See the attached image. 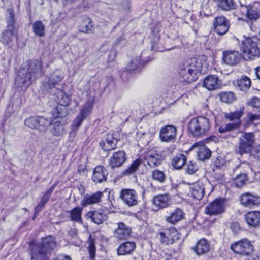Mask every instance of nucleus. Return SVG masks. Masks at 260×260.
Returning <instances> with one entry per match:
<instances>
[{
	"label": "nucleus",
	"instance_id": "nucleus-1",
	"mask_svg": "<svg viewBox=\"0 0 260 260\" xmlns=\"http://www.w3.org/2000/svg\"><path fill=\"white\" fill-rule=\"evenodd\" d=\"M42 63L38 60L26 61L22 65L15 78V86L19 91L25 90L41 74Z\"/></svg>",
	"mask_w": 260,
	"mask_h": 260
},
{
	"label": "nucleus",
	"instance_id": "nucleus-2",
	"mask_svg": "<svg viewBox=\"0 0 260 260\" xmlns=\"http://www.w3.org/2000/svg\"><path fill=\"white\" fill-rule=\"evenodd\" d=\"M56 247L55 238L48 236L42 239V242L35 244L31 242L29 245V250L31 260H48L50 256V251Z\"/></svg>",
	"mask_w": 260,
	"mask_h": 260
},
{
	"label": "nucleus",
	"instance_id": "nucleus-3",
	"mask_svg": "<svg viewBox=\"0 0 260 260\" xmlns=\"http://www.w3.org/2000/svg\"><path fill=\"white\" fill-rule=\"evenodd\" d=\"M188 129L194 137H202L209 129V120L203 116L193 118L189 121Z\"/></svg>",
	"mask_w": 260,
	"mask_h": 260
},
{
	"label": "nucleus",
	"instance_id": "nucleus-4",
	"mask_svg": "<svg viewBox=\"0 0 260 260\" xmlns=\"http://www.w3.org/2000/svg\"><path fill=\"white\" fill-rule=\"evenodd\" d=\"M241 49L243 57L246 59H254L260 56V49L256 43L250 38H246L242 41Z\"/></svg>",
	"mask_w": 260,
	"mask_h": 260
},
{
	"label": "nucleus",
	"instance_id": "nucleus-5",
	"mask_svg": "<svg viewBox=\"0 0 260 260\" xmlns=\"http://www.w3.org/2000/svg\"><path fill=\"white\" fill-rule=\"evenodd\" d=\"M7 29L3 32L2 41L6 44L11 42L16 35L17 29L15 25L14 14L12 9H8L6 14Z\"/></svg>",
	"mask_w": 260,
	"mask_h": 260
},
{
	"label": "nucleus",
	"instance_id": "nucleus-6",
	"mask_svg": "<svg viewBox=\"0 0 260 260\" xmlns=\"http://www.w3.org/2000/svg\"><path fill=\"white\" fill-rule=\"evenodd\" d=\"M254 135L252 133H245L240 138L238 148L235 151L241 155L249 153L253 147Z\"/></svg>",
	"mask_w": 260,
	"mask_h": 260
},
{
	"label": "nucleus",
	"instance_id": "nucleus-7",
	"mask_svg": "<svg viewBox=\"0 0 260 260\" xmlns=\"http://www.w3.org/2000/svg\"><path fill=\"white\" fill-rule=\"evenodd\" d=\"M160 242L165 245L173 244L180 238V234L175 228L163 229L159 231Z\"/></svg>",
	"mask_w": 260,
	"mask_h": 260
},
{
	"label": "nucleus",
	"instance_id": "nucleus-8",
	"mask_svg": "<svg viewBox=\"0 0 260 260\" xmlns=\"http://www.w3.org/2000/svg\"><path fill=\"white\" fill-rule=\"evenodd\" d=\"M231 249L235 253L244 256L252 253L253 246L249 240L243 239L231 244Z\"/></svg>",
	"mask_w": 260,
	"mask_h": 260
},
{
	"label": "nucleus",
	"instance_id": "nucleus-9",
	"mask_svg": "<svg viewBox=\"0 0 260 260\" xmlns=\"http://www.w3.org/2000/svg\"><path fill=\"white\" fill-rule=\"evenodd\" d=\"M224 201L222 199H216L206 206L205 212L210 215H217L224 212Z\"/></svg>",
	"mask_w": 260,
	"mask_h": 260
},
{
	"label": "nucleus",
	"instance_id": "nucleus-10",
	"mask_svg": "<svg viewBox=\"0 0 260 260\" xmlns=\"http://www.w3.org/2000/svg\"><path fill=\"white\" fill-rule=\"evenodd\" d=\"M229 21L223 16H219L214 18L213 21V30L219 35H223L229 30Z\"/></svg>",
	"mask_w": 260,
	"mask_h": 260
},
{
	"label": "nucleus",
	"instance_id": "nucleus-11",
	"mask_svg": "<svg viewBox=\"0 0 260 260\" xmlns=\"http://www.w3.org/2000/svg\"><path fill=\"white\" fill-rule=\"evenodd\" d=\"M120 196L124 204L129 207L134 206L138 204V196L134 189H122Z\"/></svg>",
	"mask_w": 260,
	"mask_h": 260
},
{
	"label": "nucleus",
	"instance_id": "nucleus-12",
	"mask_svg": "<svg viewBox=\"0 0 260 260\" xmlns=\"http://www.w3.org/2000/svg\"><path fill=\"white\" fill-rule=\"evenodd\" d=\"M241 115H225L226 118L233 122L225 125H219L218 127V132L220 133H224L237 129L241 123Z\"/></svg>",
	"mask_w": 260,
	"mask_h": 260
},
{
	"label": "nucleus",
	"instance_id": "nucleus-13",
	"mask_svg": "<svg viewBox=\"0 0 260 260\" xmlns=\"http://www.w3.org/2000/svg\"><path fill=\"white\" fill-rule=\"evenodd\" d=\"M178 72L182 82L191 83L196 81L199 77L194 72H192L190 69L183 63L180 64Z\"/></svg>",
	"mask_w": 260,
	"mask_h": 260
},
{
	"label": "nucleus",
	"instance_id": "nucleus-14",
	"mask_svg": "<svg viewBox=\"0 0 260 260\" xmlns=\"http://www.w3.org/2000/svg\"><path fill=\"white\" fill-rule=\"evenodd\" d=\"M67 120L66 116H59L58 115L52 119L50 125L53 126L51 130L53 135L57 137L63 133V125L67 123Z\"/></svg>",
	"mask_w": 260,
	"mask_h": 260
},
{
	"label": "nucleus",
	"instance_id": "nucleus-15",
	"mask_svg": "<svg viewBox=\"0 0 260 260\" xmlns=\"http://www.w3.org/2000/svg\"><path fill=\"white\" fill-rule=\"evenodd\" d=\"M240 201L243 206L250 208L260 205V197L250 192H246L240 197Z\"/></svg>",
	"mask_w": 260,
	"mask_h": 260
},
{
	"label": "nucleus",
	"instance_id": "nucleus-16",
	"mask_svg": "<svg viewBox=\"0 0 260 260\" xmlns=\"http://www.w3.org/2000/svg\"><path fill=\"white\" fill-rule=\"evenodd\" d=\"M64 77V72L57 70L48 78L47 81L43 83V86L46 89H51L60 82Z\"/></svg>",
	"mask_w": 260,
	"mask_h": 260
},
{
	"label": "nucleus",
	"instance_id": "nucleus-17",
	"mask_svg": "<svg viewBox=\"0 0 260 260\" xmlns=\"http://www.w3.org/2000/svg\"><path fill=\"white\" fill-rule=\"evenodd\" d=\"M176 129L171 125L163 127L160 132L159 137L163 142H169L175 139Z\"/></svg>",
	"mask_w": 260,
	"mask_h": 260
},
{
	"label": "nucleus",
	"instance_id": "nucleus-18",
	"mask_svg": "<svg viewBox=\"0 0 260 260\" xmlns=\"http://www.w3.org/2000/svg\"><path fill=\"white\" fill-rule=\"evenodd\" d=\"M126 153L119 150L113 153L110 159L109 165L112 169L121 167L126 160Z\"/></svg>",
	"mask_w": 260,
	"mask_h": 260
},
{
	"label": "nucleus",
	"instance_id": "nucleus-19",
	"mask_svg": "<svg viewBox=\"0 0 260 260\" xmlns=\"http://www.w3.org/2000/svg\"><path fill=\"white\" fill-rule=\"evenodd\" d=\"M221 81L218 76L211 75L207 76L204 80L203 85L209 90H216L220 88Z\"/></svg>",
	"mask_w": 260,
	"mask_h": 260
},
{
	"label": "nucleus",
	"instance_id": "nucleus-20",
	"mask_svg": "<svg viewBox=\"0 0 260 260\" xmlns=\"http://www.w3.org/2000/svg\"><path fill=\"white\" fill-rule=\"evenodd\" d=\"M118 139L115 138L113 134H108L106 137L102 140L100 145L104 151H111L117 147Z\"/></svg>",
	"mask_w": 260,
	"mask_h": 260
},
{
	"label": "nucleus",
	"instance_id": "nucleus-21",
	"mask_svg": "<svg viewBox=\"0 0 260 260\" xmlns=\"http://www.w3.org/2000/svg\"><path fill=\"white\" fill-rule=\"evenodd\" d=\"M103 197V192L102 191H97L91 194H87L84 196L81 205L83 207H86L90 205L98 204L101 202Z\"/></svg>",
	"mask_w": 260,
	"mask_h": 260
},
{
	"label": "nucleus",
	"instance_id": "nucleus-22",
	"mask_svg": "<svg viewBox=\"0 0 260 260\" xmlns=\"http://www.w3.org/2000/svg\"><path fill=\"white\" fill-rule=\"evenodd\" d=\"M131 229L123 222L117 223V228L114 232V236L119 240H124L130 236Z\"/></svg>",
	"mask_w": 260,
	"mask_h": 260
},
{
	"label": "nucleus",
	"instance_id": "nucleus-23",
	"mask_svg": "<svg viewBox=\"0 0 260 260\" xmlns=\"http://www.w3.org/2000/svg\"><path fill=\"white\" fill-rule=\"evenodd\" d=\"M108 175L107 170L103 166H96L93 171L92 180L95 183L106 181Z\"/></svg>",
	"mask_w": 260,
	"mask_h": 260
},
{
	"label": "nucleus",
	"instance_id": "nucleus-24",
	"mask_svg": "<svg viewBox=\"0 0 260 260\" xmlns=\"http://www.w3.org/2000/svg\"><path fill=\"white\" fill-rule=\"evenodd\" d=\"M190 193L191 196L198 200H201L205 193V187L203 184L200 182H197L190 185L189 187Z\"/></svg>",
	"mask_w": 260,
	"mask_h": 260
},
{
	"label": "nucleus",
	"instance_id": "nucleus-25",
	"mask_svg": "<svg viewBox=\"0 0 260 260\" xmlns=\"http://www.w3.org/2000/svg\"><path fill=\"white\" fill-rule=\"evenodd\" d=\"M183 63L190 69L192 72H194L198 76L201 74L202 63L200 59L195 57L188 58L184 61Z\"/></svg>",
	"mask_w": 260,
	"mask_h": 260
},
{
	"label": "nucleus",
	"instance_id": "nucleus-26",
	"mask_svg": "<svg viewBox=\"0 0 260 260\" xmlns=\"http://www.w3.org/2000/svg\"><path fill=\"white\" fill-rule=\"evenodd\" d=\"M171 200V197L168 193L160 194L154 197L153 204L158 209H162L167 207L169 205Z\"/></svg>",
	"mask_w": 260,
	"mask_h": 260
},
{
	"label": "nucleus",
	"instance_id": "nucleus-27",
	"mask_svg": "<svg viewBox=\"0 0 260 260\" xmlns=\"http://www.w3.org/2000/svg\"><path fill=\"white\" fill-rule=\"evenodd\" d=\"M240 54L236 51H225L223 53V61L229 65H235L239 60Z\"/></svg>",
	"mask_w": 260,
	"mask_h": 260
},
{
	"label": "nucleus",
	"instance_id": "nucleus-28",
	"mask_svg": "<svg viewBox=\"0 0 260 260\" xmlns=\"http://www.w3.org/2000/svg\"><path fill=\"white\" fill-rule=\"evenodd\" d=\"M245 219L249 226L254 228L260 226V212L251 211L245 215Z\"/></svg>",
	"mask_w": 260,
	"mask_h": 260
},
{
	"label": "nucleus",
	"instance_id": "nucleus-29",
	"mask_svg": "<svg viewBox=\"0 0 260 260\" xmlns=\"http://www.w3.org/2000/svg\"><path fill=\"white\" fill-rule=\"evenodd\" d=\"M184 213L182 209L176 208L174 211L171 212L169 215L166 217V221L172 224L178 222L184 218Z\"/></svg>",
	"mask_w": 260,
	"mask_h": 260
},
{
	"label": "nucleus",
	"instance_id": "nucleus-30",
	"mask_svg": "<svg viewBox=\"0 0 260 260\" xmlns=\"http://www.w3.org/2000/svg\"><path fill=\"white\" fill-rule=\"evenodd\" d=\"M87 216L97 224L102 223L107 218V215L103 211H91L87 213Z\"/></svg>",
	"mask_w": 260,
	"mask_h": 260
},
{
	"label": "nucleus",
	"instance_id": "nucleus-31",
	"mask_svg": "<svg viewBox=\"0 0 260 260\" xmlns=\"http://www.w3.org/2000/svg\"><path fill=\"white\" fill-rule=\"evenodd\" d=\"M136 244L133 242H126L121 244L117 249L119 255L131 254L135 249Z\"/></svg>",
	"mask_w": 260,
	"mask_h": 260
},
{
	"label": "nucleus",
	"instance_id": "nucleus-32",
	"mask_svg": "<svg viewBox=\"0 0 260 260\" xmlns=\"http://www.w3.org/2000/svg\"><path fill=\"white\" fill-rule=\"evenodd\" d=\"M160 156L157 154H147L144 159V164H147L151 168H155L161 164Z\"/></svg>",
	"mask_w": 260,
	"mask_h": 260
},
{
	"label": "nucleus",
	"instance_id": "nucleus-33",
	"mask_svg": "<svg viewBox=\"0 0 260 260\" xmlns=\"http://www.w3.org/2000/svg\"><path fill=\"white\" fill-rule=\"evenodd\" d=\"M194 250L198 255H201L206 253L210 250V244L204 238L198 241Z\"/></svg>",
	"mask_w": 260,
	"mask_h": 260
},
{
	"label": "nucleus",
	"instance_id": "nucleus-34",
	"mask_svg": "<svg viewBox=\"0 0 260 260\" xmlns=\"http://www.w3.org/2000/svg\"><path fill=\"white\" fill-rule=\"evenodd\" d=\"M83 209L81 207H76L73 209L67 212L70 214V220L73 222H82V213Z\"/></svg>",
	"mask_w": 260,
	"mask_h": 260
},
{
	"label": "nucleus",
	"instance_id": "nucleus-35",
	"mask_svg": "<svg viewBox=\"0 0 260 260\" xmlns=\"http://www.w3.org/2000/svg\"><path fill=\"white\" fill-rule=\"evenodd\" d=\"M236 83L239 89L243 91L248 90L251 87V80L245 75H243L237 79Z\"/></svg>",
	"mask_w": 260,
	"mask_h": 260
},
{
	"label": "nucleus",
	"instance_id": "nucleus-36",
	"mask_svg": "<svg viewBox=\"0 0 260 260\" xmlns=\"http://www.w3.org/2000/svg\"><path fill=\"white\" fill-rule=\"evenodd\" d=\"M85 118V115H78L76 118L74 119L71 126L70 135H75L76 134L77 131Z\"/></svg>",
	"mask_w": 260,
	"mask_h": 260
},
{
	"label": "nucleus",
	"instance_id": "nucleus-37",
	"mask_svg": "<svg viewBox=\"0 0 260 260\" xmlns=\"http://www.w3.org/2000/svg\"><path fill=\"white\" fill-rule=\"evenodd\" d=\"M186 162V157L182 154H177L172 160V165L176 169H180Z\"/></svg>",
	"mask_w": 260,
	"mask_h": 260
},
{
	"label": "nucleus",
	"instance_id": "nucleus-38",
	"mask_svg": "<svg viewBox=\"0 0 260 260\" xmlns=\"http://www.w3.org/2000/svg\"><path fill=\"white\" fill-rule=\"evenodd\" d=\"M241 11L245 13L246 17L250 20H255L258 17V13L254 8L249 6L242 7Z\"/></svg>",
	"mask_w": 260,
	"mask_h": 260
},
{
	"label": "nucleus",
	"instance_id": "nucleus-39",
	"mask_svg": "<svg viewBox=\"0 0 260 260\" xmlns=\"http://www.w3.org/2000/svg\"><path fill=\"white\" fill-rule=\"evenodd\" d=\"M57 102L60 106L66 107L70 102V98L63 90H59L57 93Z\"/></svg>",
	"mask_w": 260,
	"mask_h": 260
},
{
	"label": "nucleus",
	"instance_id": "nucleus-40",
	"mask_svg": "<svg viewBox=\"0 0 260 260\" xmlns=\"http://www.w3.org/2000/svg\"><path fill=\"white\" fill-rule=\"evenodd\" d=\"M145 64V61H142L140 57H137L126 67V70L131 72L138 70Z\"/></svg>",
	"mask_w": 260,
	"mask_h": 260
},
{
	"label": "nucleus",
	"instance_id": "nucleus-41",
	"mask_svg": "<svg viewBox=\"0 0 260 260\" xmlns=\"http://www.w3.org/2000/svg\"><path fill=\"white\" fill-rule=\"evenodd\" d=\"M211 156V151L205 146L200 147L197 151V157L200 160L205 161L209 159Z\"/></svg>",
	"mask_w": 260,
	"mask_h": 260
},
{
	"label": "nucleus",
	"instance_id": "nucleus-42",
	"mask_svg": "<svg viewBox=\"0 0 260 260\" xmlns=\"http://www.w3.org/2000/svg\"><path fill=\"white\" fill-rule=\"evenodd\" d=\"M34 34L38 37H44L45 35V25L41 21H36L32 25Z\"/></svg>",
	"mask_w": 260,
	"mask_h": 260
},
{
	"label": "nucleus",
	"instance_id": "nucleus-43",
	"mask_svg": "<svg viewBox=\"0 0 260 260\" xmlns=\"http://www.w3.org/2000/svg\"><path fill=\"white\" fill-rule=\"evenodd\" d=\"M247 181V175L244 173L240 174L234 180L233 185L236 188H240L245 185Z\"/></svg>",
	"mask_w": 260,
	"mask_h": 260
},
{
	"label": "nucleus",
	"instance_id": "nucleus-44",
	"mask_svg": "<svg viewBox=\"0 0 260 260\" xmlns=\"http://www.w3.org/2000/svg\"><path fill=\"white\" fill-rule=\"evenodd\" d=\"M87 243L88 244V251L90 258L91 260H93L95 256L96 247L95 246V240L92 238L91 235L89 236Z\"/></svg>",
	"mask_w": 260,
	"mask_h": 260
},
{
	"label": "nucleus",
	"instance_id": "nucleus-45",
	"mask_svg": "<svg viewBox=\"0 0 260 260\" xmlns=\"http://www.w3.org/2000/svg\"><path fill=\"white\" fill-rule=\"evenodd\" d=\"M217 6L223 10L230 11L234 9L235 3L233 0H218Z\"/></svg>",
	"mask_w": 260,
	"mask_h": 260
},
{
	"label": "nucleus",
	"instance_id": "nucleus-46",
	"mask_svg": "<svg viewBox=\"0 0 260 260\" xmlns=\"http://www.w3.org/2000/svg\"><path fill=\"white\" fill-rule=\"evenodd\" d=\"M219 97L222 102L226 103H231L236 99L235 94L231 91L221 92L219 94Z\"/></svg>",
	"mask_w": 260,
	"mask_h": 260
},
{
	"label": "nucleus",
	"instance_id": "nucleus-47",
	"mask_svg": "<svg viewBox=\"0 0 260 260\" xmlns=\"http://www.w3.org/2000/svg\"><path fill=\"white\" fill-rule=\"evenodd\" d=\"M39 116H31L25 120V124L31 129H37L38 127Z\"/></svg>",
	"mask_w": 260,
	"mask_h": 260
},
{
	"label": "nucleus",
	"instance_id": "nucleus-48",
	"mask_svg": "<svg viewBox=\"0 0 260 260\" xmlns=\"http://www.w3.org/2000/svg\"><path fill=\"white\" fill-rule=\"evenodd\" d=\"M141 164L142 161L140 159H136L128 168L125 170L123 172V175H128L134 173Z\"/></svg>",
	"mask_w": 260,
	"mask_h": 260
},
{
	"label": "nucleus",
	"instance_id": "nucleus-49",
	"mask_svg": "<svg viewBox=\"0 0 260 260\" xmlns=\"http://www.w3.org/2000/svg\"><path fill=\"white\" fill-rule=\"evenodd\" d=\"M39 120H38V127L37 129L40 132H45L46 131V127L49 125H50L52 121V119L50 120L45 118L43 116H39Z\"/></svg>",
	"mask_w": 260,
	"mask_h": 260
},
{
	"label": "nucleus",
	"instance_id": "nucleus-50",
	"mask_svg": "<svg viewBox=\"0 0 260 260\" xmlns=\"http://www.w3.org/2000/svg\"><path fill=\"white\" fill-rule=\"evenodd\" d=\"M152 178L159 182L163 183L166 180V175L164 172L159 170H154L152 172Z\"/></svg>",
	"mask_w": 260,
	"mask_h": 260
},
{
	"label": "nucleus",
	"instance_id": "nucleus-51",
	"mask_svg": "<svg viewBox=\"0 0 260 260\" xmlns=\"http://www.w3.org/2000/svg\"><path fill=\"white\" fill-rule=\"evenodd\" d=\"M94 103V101L93 99L88 100L81 109L80 114H87L91 112Z\"/></svg>",
	"mask_w": 260,
	"mask_h": 260
},
{
	"label": "nucleus",
	"instance_id": "nucleus-52",
	"mask_svg": "<svg viewBox=\"0 0 260 260\" xmlns=\"http://www.w3.org/2000/svg\"><path fill=\"white\" fill-rule=\"evenodd\" d=\"M225 160L223 158L221 157H217L212 164V169L213 171L220 169L225 165Z\"/></svg>",
	"mask_w": 260,
	"mask_h": 260
},
{
	"label": "nucleus",
	"instance_id": "nucleus-53",
	"mask_svg": "<svg viewBox=\"0 0 260 260\" xmlns=\"http://www.w3.org/2000/svg\"><path fill=\"white\" fill-rule=\"evenodd\" d=\"M198 169L197 165L192 161H190L187 164L186 172L189 174H193Z\"/></svg>",
	"mask_w": 260,
	"mask_h": 260
},
{
	"label": "nucleus",
	"instance_id": "nucleus-54",
	"mask_svg": "<svg viewBox=\"0 0 260 260\" xmlns=\"http://www.w3.org/2000/svg\"><path fill=\"white\" fill-rule=\"evenodd\" d=\"M161 26L159 24L155 25L152 28V34L154 37V40H158L160 37Z\"/></svg>",
	"mask_w": 260,
	"mask_h": 260
},
{
	"label": "nucleus",
	"instance_id": "nucleus-55",
	"mask_svg": "<svg viewBox=\"0 0 260 260\" xmlns=\"http://www.w3.org/2000/svg\"><path fill=\"white\" fill-rule=\"evenodd\" d=\"M249 105L253 108L260 110V99L257 98H252L249 102Z\"/></svg>",
	"mask_w": 260,
	"mask_h": 260
},
{
	"label": "nucleus",
	"instance_id": "nucleus-56",
	"mask_svg": "<svg viewBox=\"0 0 260 260\" xmlns=\"http://www.w3.org/2000/svg\"><path fill=\"white\" fill-rule=\"evenodd\" d=\"M251 155L254 158L260 160V147L254 149L251 152Z\"/></svg>",
	"mask_w": 260,
	"mask_h": 260
},
{
	"label": "nucleus",
	"instance_id": "nucleus-57",
	"mask_svg": "<svg viewBox=\"0 0 260 260\" xmlns=\"http://www.w3.org/2000/svg\"><path fill=\"white\" fill-rule=\"evenodd\" d=\"M58 182H56L49 189H48L44 193L45 195L47 196L49 198H50L52 192L54 190L55 187L58 185Z\"/></svg>",
	"mask_w": 260,
	"mask_h": 260
},
{
	"label": "nucleus",
	"instance_id": "nucleus-58",
	"mask_svg": "<svg viewBox=\"0 0 260 260\" xmlns=\"http://www.w3.org/2000/svg\"><path fill=\"white\" fill-rule=\"evenodd\" d=\"M245 256H247L245 260H259V256L254 252V250L250 254Z\"/></svg>",
	"mask_w": 260,
	"mask_h": 260
},
{
	"label": "nucleus",
	"instance_id": "nucleus-59",
	"mask_svg": "<svg viewBox=\"0 0 260 260\" xmlns=\"http://www.w3.org/2000/svg\"><path fill=\"white\" fill-rule=\"evenodd\" d=\"M87 20L88 22H89L88 25H85L84 27L82 28V30H81L82 32H87L88 31L91 30V25H90L91 20L89 18H87Z\"/></svg>",
	"mask_w": 260,
	"mask_h": 260
},
{
	"label": "nucleus",
	"instance_id": "nucleus-60",
	"mask_svg": "<svg viewBox=\"0 0 260 260\" xmlns=\"http://www.w3.org/2000/svg\"><path fill=\"white\" fill-rule=\"evenodd\" d=\"M54 260H72V259L69 256L60 255L55 257Z\"/></svg>",
	"mask_w": 260,
	"mask_h": 260
},
{
	"label": "nucleus",
	"instance_id": "nucleus-61",
	"mask_svg": "<svg viewBox=\"0 0 260 260\" xmlns=\"http://www.w3.org/2000/svg\"><path fill=\"white\" fill-rule=\"evenodd\" d=\"M78 233V231L76 229H71L69 231V235L70 236L74 237V236H76Z\"/></svg>",
	"mask_w": 260,
	"mask_h": 260
},
{
	"label": "nucleus",
	"instance_id": "nucleus-62",
	"mask_svg": "<svg viewBox=\"0 0 260 260\" xmlns=\"http://www.w3.org/2000/svg\"><path fill=\"white\" fill-rule=\"evenodd\" d=\"M50 198L49 197H48L47 196L45 195V194L43 195V196L42 197V198H41V202H42V203H44L45 204H46V203L48 201V200H49Z\"/></svg>",
	"mask_w": 260,
	"mask_h": 260
},
{
	"label": "nucleus",
	"instance_id": "nucleus-63",
	"mask_svg": "<svg viewBox=\"0 0 260 260\" xmlns=\"http://www.w3.org/2000/svg\"><path fill=\"white\" fill-rule=\"evenodd\" d=\"M85 170H86V167L85 166L80 165L78 166V172L79 173L84 172Z\"/></svg>",
	"mask_w": 260,
	"mask_h": 260
},
{
	"label": "nucleus",
	"instance_id": "nucleus-64",
	"mask_svg": "<svg viewBox=\"0 0 260 260\" xmlns=\"http://www.w3.org/2000/svg\"><path fill=\"white\" fill-rule=\"evenodd\" d=\"M255 72L257 78L260 80V66L257 67L255 69Z\"/></svg>",
	"mask_w": 260,
	"mask_h": 260
}]
</instances>
